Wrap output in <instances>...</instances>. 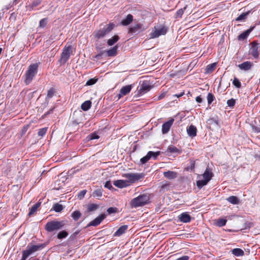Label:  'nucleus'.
Instances as JSON below:
<instances>
[{
	"mask_svg": "<svg viewBox=\"0 0 260 260\" xmlns=\"http://www.w3.org/2000/svg\"><path fill=\"white\" fill-rule=\"evenodd\" d=\"M174 121L173 118H171L162 124L161 129L162 134H166L169 131Z\"/></svg>",
	"mask_w": 260,
	"mask_h": 260,
	"instance_id": "obj_14",
	"label": "nucleus"
},
{
	"mask_svg": "<svg viewBox=\"0 0 260 260\" xmlns=\"http://www.w3.org/2000/svg\"><path fill=\"white\" fill-rule=\"evenodd\" d=\"M186 9L184 7L183 9H180L178 10L176 13V18H181L184 13V11Z\"/></svg>",
	"mask_w": 260,
	"mask_h": 260,
	"instance_id": "obj_46",
	"label": "nucleus"
},
{
	"mask_svg": "<svg viewBox=\"0 0 260 260\" xmlns=\"http://www.w3.org/2000/svg\"><path fill=\"white\" fill-rule=\"evenodd\" d=\"M81 216V213L79 211H75L72 214L71 217L75 221H77Z\"/></svg>",
	"mask_w": 260,
	"mask_h": 260,
	"instance_id": "obj_36",
	"label": "nucleus"
},
{
	"mask_svg": "<svg viewBox=\"0 0 260 260\" xmlns=\"http://www.w3.org/2000/svg\"><path fill=\"white\" fill-rule=\"evenodd\" d=\"M208 182L205 179L199 180L197 181V186L199 189H201L203 186L207 185Z\"/></svg>",
	"mask_w": 260,
	"mask_h": 260,
	"instance_id": "obj_33",
	"label": "nucleus"
},
{
	"mask_svg": "<svg viewBox=\"0 0 260 260\" xmlns=\"http://www.w3.org/2000/svg\"><path fill=\"white\" fill-rule=\"evenodd\" d=\"M233 83L237 88H240L241 86V84L239 80L236 77L234 78Z\"/></svg>",
	"mask_w": 260,
	"mask_h": 260,
	"instance_id": "obj_49",
	"label": "nucleus"
},
{
	"mask_svg": "<svg viewBox=\"0 0 260 260\" xmlns=\"http://www.w3.org/2000/svg\"><path fill=\"white\" fill-rule=\"evenodd\" d=\"M226 222L227 220L226 219L219 218L216 221L215 224L217 226L222 227L226 224Z\"/></svg>",
	"mask_w": 260,
	"mask_h": 260,
	"instance_id": "obj_35",
	"label": "nucleus"
},
{
	"mask_svg": "<svg viewBox=\"0 0 260 260\" xmlns=\"http://www.w3.org/2000/svg\"><path fill=\"white\" fill-rule=\"evenodd\" d=\"M81 122V120L73 117L72 119V124L73 125H76Z\"/></svg>",
	"mask_w": 260,
	"mask_h": 260,
	"instance_id": "obj_52",
	"label": "nucleus"
},
{
	"mask_svg": "<svg viewBox=\"0 0 260 260\" xmlns=\"http://www.w3.org/2000/svg\"><path fill=\"white\" fill-rule=\"evenodd\" d=\"M236 103V100L233 99H231L230 100H228L227 101V105L229 107L233 108Z\"/></svg>",
	"mask_w": 260,
	"mask_h": 260,
	"instance_id": "obj_50",
	"label": "nucleus"
},
{
	"mask_svg": "<svg viewBox=\"0 0 260 260\" xmlns=\"http://www.w3.org/2000/svg\"><path fill=\"white\" fill-rule=\"evenodd\" d=\"M106 214H102L96 218H95L94 220L91 221L90 222H89L87 225V227L93 226H96L98 225H99L101 222L106 218Z\"/></svg>",
	"mask_w": 260,
	"mask_h": 260,
	"instance_id": "obj_10",
	"label": "nucleus"
},
{
	"mask_svg": "<svg viewBox=\"0 0 260 260\" xmlns=\"http://www.w3.org/2000/svg\"><path fill=\"white\" fill-rule=\"evenodd\" d=\"M86 193V190H82V191H81L79 192L78 196L79 198H80L81 199L84 197Z\"/></svg>",
	"mask_w": 260,
	"mask_h": 260,
	"instance_id": "obj_58",
	"label": "nucleus"
},
{
	"mask_svg": "<svg viewBox=\"0 0 260 260\" xmlns=\"http://www.w3.org/2000/svg\"><path fill=\"white\" fill-rule=\"evenodd\" d=\"M151 88V86L147 81H145L140 86L139 89H138V92L139 94L142 95L149 91Z\"/></svg>",
	"mask_w": 260,
	"mask_h": 260,
	"instance_id": "obj_9",
	"label": "nucleus"
},
{
	"mask_svg": "<svg viewBox=\"0 0 260 260\" xmlns=\"http://www.w3.org/2000/svg\"><path fill=\"white\" fill-rule=\"evenodd\" d=\"M118 46L116 45L114 46L113 48L110 49L108 51H106V54L108 56H115L117 55V49Z\"/></svg>",
	"mask_w": 260,
	"mask_h": 260,
	"instance_id": "obj_23",
	"label": "nucleus"
},
{
	"mask_svg": "<svg viewBox=\"0 0 260 260\" xmlns=\"http://www.w3.org/2000/svg\"><path fill=\"white\" fill-rule=\"evenodd\" d=\"M254 27H252L249 29H247V30L241 33L239 36H238V39L239 40H244L246 39L250 32L252 31V30L253 29Z\"/></svg>",
	"mask_w": 260,
	"mask_h": 260,
	"instance_id": "obj_25",
	"label": "nucleus"
},
{
	"mask_svg": "<svg viewBox=\"0 0 260 260\" xmlns=\"http://www.w3.org/2000/svg\"><path fill=\"white\" fill-rule=\"evenodd\" d=\"M164 176L169 179H173L177 177V173L171 171H168L167 172H165L164 173Z\"/></svg>",
	"mask_w": 260,
	"mask_h": 260,
	"instance_id": "obj_21",
	"label": "nucleus"
},
{
	"mask_svg": "<svg viewBox=\"0 0 260 260\" xmlns=\"http://www.w3.org/2000/svg\"><path fill=\"white\" fill-rule=\"evenodd\" d=\"M250 125L253 132L256 133H260V127L255 126L253 124H251Z\"/></svg>",
	"mask_w": 260,
	"mask_h": 260,
	"instance_id": "obj_55",
	"label": "nucleus"
},
{
	"mask_svg": "<svg viewBox=\"0 0 260 260\" xmlns=\"http://www.w3.org/2000/svg\"><path fill=\"white\" fill-rule=\"evenodd\" d=\"M115 24L113 23H110L109 24L104 26L103 28L94 31V37L97 39L104 38L107 34H109L114 28Z\"/></svg>",
	"mask_w": 260,
	"mask_h": 260,
	"instance_id": "obj_3",
	"label": "nucleus"
},
{
	"mask_svg": "<svg viewBox=\"0 0 260 260\" xmlns=\"http://www.w3.org/2000/svg\"><path fill=\"white\" fill-rule=\"evenodd\" d=\"M160 154V152L158 151L156 152H153L150 151L147 153V155L149 159L152 158L153 159H156L158 155Z\"/></svg>",
	"mask_w": 260,
	"mask_h": 260,
	"instance_id": "obj_30",
	"label": "nucleus"
},
{
	"mask_svg": "<svg viewBox=\"0 0 260 260\" xmlns=\"http://www.w3.org/2000/svg\"><path fill=\"white\" fill-rule=\"evenodd\" d=\"M128 229V225H123L119 228V229L115 232L114 236L119 237L123 234Z\"/></svg>",
	"mask_w": 260,
	"mask_h": 260,
	"instance_id": "obj_18",
	"label": "nucleus"
},
{
	"mask_svg": "<svg viewBox=\"0 0 260 260\" xmlns=\"http://www.w3.org/2000/svg\"><path fill=\"white\" fill-rule=\"evenodd\" d=\"M187 134L189 136L193 137L197 135V128L194 125H191L187 129Z\"/></svg>",
	"mask_w": 260,
	"mask_h": 260,
	"instance_id": "obj_22",
	"label": "nucleus"
},
{
	"mask_svg": "<svg viewBox=\"0 0 260 260\" xmlns=\"http://www.w3.org/2000/svg\"><path fill=\"white\" fill-rule=\"evenodd\" d=\"M36 92V91H33V92H30L28 94L27 96H28V98L29 99H30L32 98L33 95H34V94Z\"/></svg>",
	"mask_w": 260,
	"mask_h": 260,
	"instance_id": "obj_62",
	"label": "nucleus"
},
{
	"mask_svg": "<svg viewBox=\"0 0 260 260\" xmlns=\"http://www.w3.org/2000/svg\"><path fill=\"white\" fill-rule=\"evenodd\" d=\"M47 127H44L39 130L38 134L39 136L43 137L46 133Z\"/></svg>",
	"mask_w": 260,
	"mask_h": 260,
	"instance_id": "obj_45",
	"label": "nucleus"
},
{
	"mask_svg": "<svg viewBox=\"0 0 260 260\" xmlns=\"http://www.w3.org/2000/svg\"><path fill=\"white\" fill-rule=\"evenodd\" d=\"M196 101L198 103H201L202 102V98L201 96H198L196 98Z\"/></svg>",
	"mask_w": 260,
	"mask_h": 260,
	"instance_id": "obj_61",
	"label": "nucleus"
},
{
	"mask_svg": "<svg viewBox=\"0 0 260 260\" xmlns=\"http://www.w3.org/2000/svg\"><path fill=\"white\" fill-rule=\"evenodd\" d=\"M105 187L109 189L113 188V186L112 184L110 181H107L105 183L104 185Z\"/></svg>",
	"mask_w": 260,
	"mask_h": 260,
	"instance_id": "obj_56",
	"label": "nucleus"
},
{
	"mask_svg": "<svg viewBox=\"0 0 260 260\" xmlns=\"http://www.w3.org/2000/svg\"><path fill=\"white\" fill-rule=\"evenodd\" d=\"M55 91L53 88H50L48 91L47 94V99H51L54 95Z\"/></svg>",
	"mask_w": 260,
	"mask_h": 260,
	"instance_id": "obj_48",
	"label": "nucleus"
},
{
	"mask_svg": "<svg viewBox=\"0 0 260 260\" xmlns=\"http://www.w3.org/2000/svg\"><path fill=\"white\" fill-rule=\"evenodd\" d=\"M248 13H242V14L240 15L237 18V21H241L242 20H244Z\"/></svg>",
	"mask_w": 260,
	"mask_h": 260,
	"instance_id": "obj_53",
	"label": "nucleus"
},
{
	"mask_svg": "<svg viewBox=\"0 0 260 260\" xmlns=\"http://www.w3.org/2000/svg\"><path fill=\"white\" fill-rule=\"evenodd\" d=\"M232 254L236 256H243L244 254V251L241 248H234L232 251Z\"/></svg>",
	"mask_w": 260,
	"mask_h": 260,
	"instance_id": "obj_27",
	"label": "nucleus"
},
{
	"mask_svg": "<svg viewBox=\"0 0 260 260\" xmlns=\"http://www.w3.org/2000/svg\"><path fill=\"white\" fill-rule=\"evenodd\" d=\"M44 244L32 245L28 244L26 249L22 251V256L21 260H26V258L34 252L44 248Z\"/></svg>",
	"mask_w": 260,
	"mask_h": 260,
	"instance_id": "obj_2",
	"label": "nucleus"
},
{
	"mask_svg": "<svg viewBox=\"0 0 260 260\" xmlns=\"http://www.w3.org/2000/svg\"><path fill=\"white\" fill-rule=\"evenodd\" d=\"M28 260H39V258H32V257H31L30 258H29Z\"/></svg>",
	"mask_w": 260,
	"mask_h": 260,
	"instance_id": "obj_64",
	"label": "nucleus"
},
{
	"mask_svg": "<svg viewBox=\"0 0 260 260\" xmlns=\"http://www.w3.org/2000/svg\"><path fill=\"white\" fill-rule=\"evenodd\" d=\"M63 208L62 205L59 203H55L53 205L52 209L54 210L56 212H60Z\"/></svg>",
	"mask_w": 260,
	"mask_h": 260,
	"instance_id": "obj_34",
	"label": "nucleus"
},
{
	"mask_svg": "<svg viewBox=\"0 0 260 260\" xmlns=\"http://www.w3.org/2000/svg\"><path fill=\"white\" fill-rule=\"evenodd\" d=\"M91 106V102L90 101H86L84 102L81 106V109L83 111H87L90 108Z\"/></svg>",
	"mask_w": 260,
	"mask_h": 260,
	"instance_id": "obj_29",
	"label": "nucleus"
},
{
	"mask_svg": "<svg viewBox=\"0 0 260 260\" xmlns=\"http://www.w3.org/2000/svg\"><path fill=\"white\" fill-rule=\"evenodd\" d=\"M184 94V92H182L179 94H175V96H177V98H179L182 96Z\"/></svg>",
	"mask_w": 260,
	"mask_h": 260,
	"instance_id": "obj_63",
	"label": "nucleus"
},
{
	"mask_svg": "<svg viewBox=\"0 0 260 260\" xmlns=\"http://www.w3.org/2000/svg\"><path fill=\"white\" fill-rule=\"evenodd\" d=\"M252 63L250 61H245L238 65V67L242 70L248 71L252 67Z\"/></svg>",
	"mask_w": 260,
	"mask_h": 260,
	"instance_id": "obj_19",
	"label": "nucleus"
},
{
	"mask_svg": "<svg viewBox=\"0 0 260 260\" xmlns=\"http://www.w3.org/2000/svg\"><path fill=\"white\" fill-rule=\"evenodd\" d=\"M213 176V174L212 172V170L209 167L206 168L205 172L202 175L203 179L208 182L211 180Z\"/></svg>",
	"mask_w": 260,
	"mask_h": 260,
	"instance_id": "obj_17",
	"label": "nucleus"
},
{
	"mask_svg": "<svg viewBox=\"0 0 260 260\" xmlns=\"http://www.w3.org/2000/svg\"><path fill=\"white\" fill-rule=\"evenodd\" d=\"M113 184L119 188H122L129 186L128 181L126 180H117L114 181Z\"/></svg>",
	"mask_w": 260,
	"mask_h": 260,
	"instance_id": "obj_15",
	"label": "nucleus"
},
{
	"mask_svg": "<svg viewBox=\"0 0 260 260\" xmlns=\"http://www.w3.org/2000/svg\"><path fill=\"white\" fill-rule=\"evenodd\" d=\"M99 138V135L96 133H92L90 135V139L91 140L98 139Z\"/></svg>",
	"mask_w": 260,
	"mask_h": 260,
	"instance_id": "obj_57",
	"label": "nucleus"
},
{
	"mask_svg": "<svg viewBox=\"0 0 260 260\" xmlns=\"http://www.w3.org/2000/svg\"><path fill=\"white\" fill-rule=\"evenodd\" d=\"M149 158L147 154L146 156L143 157L141 158L140 160V162L138 164L139 165H143L146 164L149 160Z\"/></svg>",
	"mask_w": 260,
	"mask_h": 260,
	"instance_id": "obj_43",
	"label": "nucleus"
},
{
	"mask_svg": "<svg viewBox=\"0 0 260 260\" xmlns=\"http://www.w3.org/2000/svg\"><path fill=\"white\" fill-rule=\"evenodd\" d=\"M166 92L161 93L160 95H159L157 98L156 99V100H160L162 99L165 96H166Z\"/></svg>",
	"mask_w": 260,
	"mask_h": 260,
	"instance_id": "obj_59",
	"label": "nucleus"
},
{
	"mask_svg": "<svg viewBox=\"0 0 260 260\" xmlns=\"http://www.w3.org/2000/svg\"><path fill=\"white\" fill-rule=\"evenodd\" d=\"M72 47L71 46H68L67 47H66L61 54V56H60V60L61 61H62L63 62V63H66L67 60H68V59L69 58L70 56V55L72 53Z\"/></svg>",
	"mask_w": 260,
	"mask_h": 260,
	"instance_id": "obj_8",
	"label": "nucleus"
},
{
	"mask_svg": "<svg viewBox=\"0 0 260 260\" xmlns=\"http://www.w3.org/2000/svg\"><path fill=\"white\" fill-rule=\"evenodd\" d=\"M68 235V233L66 231H62L58 233L57 237L59 239H62L66 238Z\"/></svg>",
	"mask_w": 260,
	"mask_h": 260,
	"instance_id": "obj_38",
	"label": "nucleus"
},
{
	"mask_svg": "<svg viewBox=\"0 0 260 260\" xmlns=\"http://www.w3.org/2000/svg\"><path fill=\"white\" fill-rule=\"evenodd\" d=\"M154 30L150 34V38L154 39L161 35H165L167 32V28L165 26H155Z\"/></svg>",
	"mask_w": 260,
	"mask_h": 260,
	"instance_id": "obj_7",
	"label": "nucleus"
},
{
	"mask_svg": "<svg viewBox=\"0 0 260 260\" xmlns=\"http://www.w3.org/2000/svg\"><path fill=\"white\" fill-rule=\"evenodd\" d=\"M144 173H125L122 175V177L126 178L128 183H134L136 181L143 179L144 178Z\"/></svg>",
	"mask_w": 260,
	"mask_h": 260,
	"instance_id": "obj_6",
	"label": "nucleus"
},
{
	"mask_svg": "<svg viewBox=\"0 0 260 260\" xmlns=\"http://www.w3.org/2000/svg\"><path fill=\"white\" fill-rule=\"evenodd\" d=\"M102 196V192L101 189H97L92 192V196L93 197L99 198Z\"/></svg>",
	"mask_w": 260,
	"mask_h": 260,
	"instance_id": "obj_41",
	"label": "nucleus"
},
{
	"mask_svg": "<svg viewBox=\"0 0 260 260\" xmlns=\"http://www.w3.org/2000/svg\"><path fill=\"white\" fill-rule=\"evenodd\" d=\"M65 224L66 221L64 220H53L48 222L46 223L45 225V230L48 232H52L54 231L62 229Z\"/></svg>",
	"mask_w": 260,
	"mask_h": 260,
	"instance_id": "obj_5",
	"label": "nucleus"
},
{
	"mask_svg": "<svg viewBox=\"0 0 260 260\" xmlns=\"http://www.w3.org/2000/svg\"><path fill=\"white\" fill-rule=\"evenodd\" d=\"M179 221L183 223H188L191 221V216L187 212H183L178 216Z\"/></svg>",
	"mask_w": 260,
	"mask_h": 260,
	"instance_id": "obj_12",
	"label": "nucleus"
},
{
	"mask_svg": "<svg viewBox=\"0 0 260 260\" xmlns=\"http://www.w3.org/2000/svg\"><path fill=\"white\" fill-rule=\"evenodd\" d=\"M208 122L210 124L219 125L220 121L215 118H210L208 120Z\"/></svg>",
	"mask_w": 260,
	"mask_h": 260,
	"instance_id": "obj_39",
	"label": "nucleus"
},
{
	"mask_svg": "<svg viewBox=\"0 0 260 260\" xmlns=\"http://www.w3.org/2000/svg\"><path fill=\"white\" fill-rule=\"evenodd\" d=\"M117 210L118 209L116 207H110L107 209V212L109 214H110L112 213H116L117 212Z\"/></svg>",
	"mask_w": 260,
	"mask_h": 260,
	"instance_id": "obj_51",
	"label": "nucleus"
},
{
	"mask_svg": "<svg viewBox=\"0 0 260 260\" xmlns=\"http://www.w3.org/2000/svg\"><path fill=\"white\" fill-rule=\"evenodd\" d=\"M39 63H36L30 64L26 71L25 76V82L26 84H28L33 79L35 75L37 73Z\"/></svg>",
	"mask_w": 260,
	"mask_h": 260,
	"instance_id": "obj_4",
	"label": "nucleus"
},
{
	"mask_svg": "<svg viewBox=\"0 0 260 260\" xmlns=\"http://www.w3.org/2000/svg\"><path fill=\"white\" fill-rule=\"evenodd\" d=\"M195 166V161L194 160H190L189 162V166L186 168V170L188 171H191L193 170Z\"/></svg>",
	"mask_w": 260,
	"mask_h": 260,
	"instance_id": "obj_42",
	"label": "nucleus"
},
{
	"mask_svg": "<svg viewBox=\"0 0 260 260\" xmlns=\"http://www.w3.org/2000/svg\"><path fill=\"white\" fill-rule=\"evenodd\" d=\"M119 40V37L117 35H115L107 41V44L109 46H112Z\"/></svg>",
	"mask_w": 260,
	"mask_h": 260,
	"instance_id": "obj_28",
	"label": "nucleus"
},
{
	"mask_svg": "<svg viewBox=\"0 0 260 260\" xmlns=\"http://www.w3.org/2000/svg\"><path fill=\"white\" fill-rule=\"evenodd\" d=\"M226 200L233 205H237L240 202L239 199L236 196H230L226 199Z\"/></svg>",
	"mask_w": 260,
	"mask_h": 260,
	"instance_id": "obj_26",
	"label": "nucleus"
},
{
	"mask_svg": "<svg viewBox=\"0 0 260 260\" xmlns=\"http://www.w3.org/2000/svg\"><path fill=\"white\" fill-rule=\"evenodd\" d=\"M216 63H213L208 65L206 68V73L209 74L212 72L216 68Z\"/></svg>",
	"mask_w": 260,
	"mask_h": 260,
	"instance_id": "obj_31",
	"label": "nucleus"
},
{
	"mask_svg": "<svg viewBox=\"0 0 260 260\" xmlns=\"http://www.w3.org/2000/svg\"><path fill=\"white\" fill-rule=\"evenodd\" d=\"M149 202V196L147 194H142L132 200L130 205L132 208H137L143 206Z\"/></svg>",
	"mask_w": 260,
	"mask_h": 260,
	"instance_id": "obj_1",
	"label": "nucleus"
},
{
	"mask_svg": "<svg viewBox=\"0 0 260 260\" xmlns=\"http://www.w3.org/2000/svg\"><path fill=\"white\" fill-rule=\"evenodd\" d=\"M215 98L214 95L211 93H209L207 95V101L209 105L211 104L214 101Z\"/></svg>",
	"mask_w": 260,
	"mask_h": 260,
	"instance_id": "obj_47",
	"label": "nucleus"
},
{
	"mask_svg": "<svg viewBox=\"0 0 260 260\" xmlns=\"http://www.w3.org/2000/svg\"><path fill=\"white\" fill-rule=\"evenodd\" d=\"M133 20V16L132 14H128L126 16V17L123 19L121 22V24L123 26H127L129 25Z\"/></svg>",
	"mask_w": 260,
	"mask_h": 260,
	"instance_id": "obj_20",
	"label": "nucleus"
},
{
	"mask_svg": "<svg viewBox=\"0 0 260 260\" xmlns=\"http://www.w3.org/2000/svg\"><path fill=\"white\" fill-rule=\"evenodd\" d=\"M189 256L187 255H183L176 259V260H188Z\"/></svg>",
	"mask_w": 260,
	"mask_h": 260,
	"instance_id": "obj_60",
	"label": "nucleus"
},
{
	"mask_svg": "<svg viewBox=\"0 0 260 260\" xmlns=\"http://www.w3.org/2000/svg\"><path fill=\"white\" fill-rule=\"evenodd\" d=\"M132 86L131 85H126L122 87L120 90L119 93L118 94V99H120L122 96L127 94L131 91Z\"/></svg>",
	"mask_w": 260,
	"mask_h": 260,
	"instance_id": "obj_13",
	"label": "nucleus"
},
{
	"mask_svg": "<svg viewBox=\"0 0 260 260\" xmlns=\"http://www.w3.org/2000/svg\"><path fill=\"white\" fill-rule=\"evenodd\" d=\"M258 48V47L256 43L254 42L251 43V47L250 49L249 52L254 58H257L259 56Z\"/></svg>",
	"mask_w": 260,
	"mask_h": 260,
	"instance_id": "obj_11",
	"label": "nucleus"
},
{
	"mask_svg": "<svg viewBox=\"0 0 260 260\" xmlns=\"http://www.w3.org/2000/svg\"><path fill=\"white\" fill-rule=\"evenodd\" d=\"M41 202H38L34 205L30 209L28 213V216H32L37 211L38 208L40 206Z\"/></svg>",
	"mask_w": 260,
	"mask_h": 260,
	"instance_id": "obj_24",
	"label": "nucleus"
},
{
	"mask_svg": "<svg viewBox=\"0 0 260 260\" xmlns=\"http://www.w3.org/2000/svg\"><path fill=\"white\" fill-rule=\"evenodd\" d=\"M98 208V205L95 204H89L87 206V212H90L95 211Z\"/></svg>",
	"mask_w": 260,
	"mask_h": 260,
	"instance_id": "obj_37",
	"label": "nucleus"
},
{
	"mask_svg": "<svg viewBox=\"0 0 260 260\" xmlns=\"http://www.w3.org/2000/svg\"><path fill=\"white\" fill-rule=\"evenodd\" d=\"M143 29V24L141 23H137L129 28L128 33H138Z\"/></svg>",
	"mask_w": 260,
	"mask_h": 260,
	"instance_id": "obj_16",
	"label": "nucleus"
},
{
	"mask_svg": "<svg viewBox=\"0 0 260 260\" xmlns=\"http://www.w3.org/2000/svg\"><path fill=\"white\" fill-rule=\"evenodd\" d=\"M98 81V79L96 78H91L88 80L86 83L85 85L86 86H91L93 84H94Z\"/></svg>",
	"mask_w": 260,
	"mask_h": 260,
	"instance_id": "obj_44",
	"label": "nucleus"
},
{
	"mask_svg": "<svg viewBox=\"0 0 260 260\" xmlns=\"http://www.w3.org/2000/svg\"><path fill=\"white\" fill-rule=\"evenodd\" d=\"M167 152L171 153H176L179 154L181 153V151L179 150V149H178V148H177L176 147H175L174 146H169L167 149Z\"/></svg>",
	"mask_w": 260,
	"mask_h": 260,
	"instance_id": "obj_32",
	"label": "nucleus"
},
{
	"mask_svg": "<svg viewBox=\"0 0 260 260\" xmlns=\"http://www.w3.org/2000/svg\"><path fill=\"white\" fill-rule=\"evenodd\" d=\"M47 24V19L44 18L40 21L39 26L41 27H44Z\"/></svg>",
	"mask_w": 260,
	"mask_h": 260,
	"instance_id": "obj_54",
	"label": "nucleus"
},
{
	"mask_svg": "<svg viewBox=\"0 0 260 260\" xmlns=\"http://www.w3.org/2000/svg\"><path fill=\"white\" fill-rule=\"evenodd\" d=\"M29 127L30 124H25L23 126L20 132V135L21 136H23L25 134Z\"/></svg>",
	"mask_w": 260,
	"mask_h": 260,
	"instance_id": "obj_40",
	"label": "nucleus"
}]
</instances>
